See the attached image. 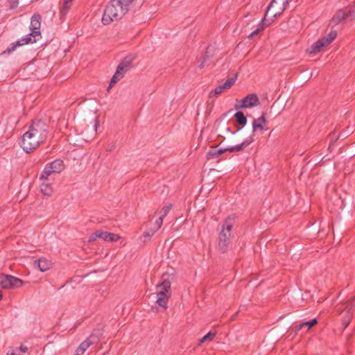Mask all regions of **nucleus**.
<instances>
[{"label":"nucleus","mask_w":355,"mask_h":355,"mask_svg":"<svg viewBox=\"0 0 355 355\" xmlns=\"http://www.w3.org/2000/svg\"><path fill=\"white\" fill-rule=\"evenodd\" d=\"M48 133V125L44 121H34L21 137V148L27 153L34 151L46 139Z\"/></svg>","instance_id":"1"},{"label":"nucleus","mask_w":355,"mask_h":355,"mask_svg":"<svg viewBox=\"0 0 355 355\" xmlns=\"http://www.w3.org/2000/svg\"><path fill=\"white\" fill-rule=\"evenodd\" d=\"M126 13L125 9L120 4V1L111 0L104 10L102 22L104 25H108L113 21L120 19Z\"/></svg>","instance_id":"2"},{"label":"nucleus","mask_w":355,"mask_h":355,"mask_svg":"<svg viewBox=\"0 0 355 355\" xmlns=\"http://www.w3.org/2000/svg\"><path fill=\"white\" fill-rule=\"evenodd\" d=\"M234 222V216H229L223 223L222 228L218 234V248L222 253L227 252L228 245L230 243Z\"/></svg>","instance_id":"3"},{"label":"nucleus","mask_w":355,"mask_h":355,"mask_svg":"<svg viewBox=\"0 0 355 355\" xmlns=\"http://www.w3.org/2000/svg\"><path fill=\"white\" fill-rule=\"evenodd\" d=\"M136 56L134 54H129L125 56L123 60L119 64L116 70L112 76L107 91L110 90L117 82L122 79L125 74L129 71L133 67V61Z\"/></svg>","instance_id":"4"},{"label":"nucleus","mask_w":355,"mask_h":355,"mask_svg":"<svg viewBox=\"0 0 355 355\" xmlns=\"http://www.w3.org/2000/svg\"><path fill=\"white\" fill-rule=\"evenodd\" d=\"M171 286L170 280L164 279L156 286L157 290L156 304L164 310L168 308V302L171 295Z\"/></svg>","instance_id":"5"},{"label":"nucleus","mask_w":355,"mask_h":355,"mask_svg":"<svg viewBox=\"0 0 355 355\" xmlns=\"http://www.w3.org/2000/svg\"><path fill=\"white\" fill-rule=\"evenodd\" d=\"M287 4V0H272L268 7L264 18H270L268 21L271 23L274 19L282 14Z\"/></svg>","instance_id":"6"},{"label":"nucleus","mask_w":355,"mask_h":355,"mask_svg":"<svg viewBox=\"0 0 355 355\" xmlns=\"http://www.w3.org/2000/svg\"><path fill=\"white\" fill-rule=\"evenodd\" d=\"M337 37V32L336 31H330L327 35L319 39L314 42L310 47L307 49V52L309 54H315L320 52L322 48L330 44Z\"/></svg>","instance_id":"7"},{"label":"nucleus","mask_w":355,"mask_h":355,"mask_svg":"<svg viewBox=\"0 0 355 355\" xmlns=\"http://www.w3.org/2000/svg\"><path fill=\"white\" fill-rule=\"evenodd\" d=\"M42 17L38 13H35L31 19L30 29L31 32L25 37H29L32 40V43H35L41 38V27Z\"/></svg>","instance_id":"8"},{"label":"nucleus","mask_w":355,"mask_h":355,"mask_svg":"<svg viewBox=\"0 0 355 355\" xmlns=\"http://www.w3.org/2000/svg\"><path fill=\"white\" fill-rule=\"evenodd\" d=\"M23 285L21 279L12 275H6L0 279V286L3 288H19Z\"/></svg>","instance_id":"9"},{"label":"nucleus","mask_w":355,"mask_h":355,"mask_svg":"<svg viewBox=\"0 0 355 355\" xmlns=\"http://www.w3.org/2000/svg\"><path fill=\"white\" fill-rule=\"evenodd\" d=\"M259 103V100L258 96L255 94H250L247 95L241 101V104L239 105H236L235 107L236 109L239 108H249L254 107Z\"/></svg>","instance_id":"10"},{"label":"nucleus","mask_w":355,"mask_h":355,"mask_svg":"<svg viewBox=\"0 0 355 355\" xmlns=\"http://www.w3.org/2000/svg\"><path fill=\"white\" fill-rule=\"evenodd\" d=\"M53 262L51 260L44 257L39 258L34 261L33 267L38 269L41 272H46L53 267Z\"/></svg>","instance_id":"11"},{"label":"nucleus","mask_w":355,"mask_h":355,"mask_svg":"<svg viewBox=\"0 0 355 355\" xmlns=\"http://www.w3.org/2000/svg\"><path fill=\"white\" fill-rule=\"evenodd\" d=\"M92 125L89 127L87 126V128L85 130V131L82 132L81 135H83V139L85 141H89L92 140L96 134L97 127H98V121L96 119L94 120L93 122L91 123Z\"/></svg>","instance_id":"12"},{"label":"nucleus","mask_w":355,"mask_h":355,"mask_svg":"<svg viewBox=\"0 0 355 355\" xmlns=\"http://www.w3.org/2000/svg\"><path fill=\"white\" fill-rule=\"evenodd\" d=\"M40 189L41 192L46 196H50L52 195L53 192V179H40Z\"/></svg>","instance_id":"13"},{"label":"nucleus","mask_w":355,"mask_h":355,"mask_svg":"<svg viewBox=\"0 0 355 355\" xmlns=\"http://www.w3.org/2000/svg\"><path fill=\"white\" fill-rule=\"evenodd\" d=\"M32 43V40L29 37H23L18 41L10 44V45L2 53V54H10L13 52L17 46Z\"/></svg>","instance_id":"14"},{"label":"nucleus","mask_w":355,"mask_h":355,"mask_svg":"<svg viewBox=\"0 0 355 355\" xmlns=\"http://www.w3.org/2000/svg\"><path fill=\"white\" fill-rule=\"evenodd\" d=\"M253 141H254V137H253V135H251L248 139L244 140L241 144H240L239 145L234 146L225 148V150H227V151H229L231 153L235 152V151H240V150H242L243 148H246L247 146H248Z\"/></svg>","instance_id":"15"},{"label":"nucleus","mask_w":355,"mask_h":355,"mask_svg":"<svg viewBox=\"0 0 355 355\" xmlns=\"http://www.w3.org/2000/svg\"><path fill=\"white\" fill-rule=\"evenodd\" d=\"M236 79L234 78H229L223 84L217 86L214 89L215 94H220L225 90L231 88L235 83Z\"/></svg>","instance_id":"16"},{"label":"nucleus","mask_w":355,"mask_h":355,"mask_svg":"<svg viewBox=\"0 0 355 355\" xmlns=\"http://www.w3.org/2000/svg\"><path fill=\"white\" fill-rule=\"evenodd\" d=\"M266 123V113H262L261 116L257 119H254L252 122V131L256 132L257 130H263V124Z\"/></svg>","instance_id":"17"},{"label":"nucleus","mask_w":355,"mask_h":355,"mask_svg":"<svg viewBox=\"0 0 355 355\" xmlns=\"http://www.w3.org/2000/svg\"><path fill=\"white\" fill-rule=\"evenodd\" d=\"M48 165L55 173H60L65 167L63 160L60 159H55Z\"/></svg>","instance_id":"18"},{"label":"nucleus","mask_w":355,"mask_h":355,"mask_svg":"<svg viewBox=\"0 0 355 355\" xmlns=\"http://www.w3.org/2000/svg\"><path fill=\"white\" fill-rule=\"evenodd\" d=\"M346 17V12L344 9L338 10L334 15L331 20V23L333 25H337L340 24Z\"/></svg>","instance_id":"19"},{"label":"nucleus","mask_w":355,"mask_h":355,"mask_svg":"<svg viewBox=\"0 0 355 355\" xmlns=\"http://www.w3.org/2000/svg\"><path fill=\"white\" fill-rule=\"evenodd\" d=\"M92 344V342L90 340V338L86 339L76 349L74 355H83Z\"/></svg>","instance_id":"20"},{"label":"nucleus","mask_w":355,"mask_h":355,"mask_svg":"<svg viewBox=\"0 0 355 355\" xmlns=\"http://www.w3.org/2000/svg\"><path fill=\"white\" fill-rule=\"evenodd\" d=\"M225 148H217L216 147L211 148L207 154V158L211 159L219 157L220 155L226 152Z\"/></svg>","instance_id":"21"},{"label":"nucleus","mask_w":355,"mask_h":355,"mask_svg":"<svg viewBox=\"0 0 355 355\" xmlns=\"http://www.w3.org/2000/svg\"><path fill=\"white\" fill-rule=\"evenodd\" d=\"M266 21H268V19L263 18L259 24L258 27L250 33L249 37H253L254 35H256L259 32L263 31L266 26H268L270 24V22L266 23Z\"/></svg>","instance_id":"22"},{"label":"nucleus","mask_w":355,"mask_h":355,"mask_svg":"<svg viewBox=\"0 0 355 355\" xmlns=\"http://www.w3.org/2000/svg\"><path fill=\"white\" fill-rule=\"evenodd\" d=\"M53 174L56 173L46 164L40 174V179H53L51 177Z\"/></svg>","instance_id":"23"},{"label":"nucleus","mask_w":355,"mask_h":355,"mask_svg":"<svg viewBox=\"0 0 355 355\" xmlns=\"http://www.w3.org/2000/svg\"><path fill=\"white\" fill-rule=\"evenodd\" d=\"M318 323V320L314 318L309 321L302 322V324L297 325L295 327L296 331H300L303 327H306L307 330H309L311 327L315 325Z\"/></svg>","instance_id":"24"},{"label":"nucleus","mask_w":355,"mask_h":355,"mask_svg":"<svg viewBox=\"0 0 355 355\" xmlns=\"http://www.w3.org/2000/svg\"><path fill=\"white\" fill-rule=\"evenodd\" d=\"M234 116L237 123L241 125L242 126H244L247 123V119L242 112L239 111L236 112Z\"/></svg>","instance_id":"25"},{"label":"nucleus","mask_w":355,"mask_h":355,"mask_svg":"<svg viewBox=\"0 0 355 355\" xmlns=\"http://www.w3.org/2000/svg\"><path fill=\"white\" fill-rule=\"evenodd\" d=\"M72 6V3L67 2V1H63L62 6L60 9V17H63L65 16L69 10L71 9Z\"/></svg>","instance_id":"26"},{"label":"nucleus","mask_w":355,"mask_h":355,"mask_svg":"<svg viewBox=\"0 0 355 355\" xmlns=\"http://www.w3.org/2000/svg\"><path fill=\"white\" fill-rule=\"evenodd\" d=\"M345 309L346 311L353 313V311L355 309V297L346 302Z\"/></svg>","instance_id":"27"},{"label":"nucleus","mask_w":355,"mask_h":355,"mask_svg":"<svg viewBox=\"0 0 355 355\" xmlns=\"http://www.w3.org/2000/svg\"><path fill=\"white\" fill-rule=\"evenodd\" d=\"M216 336V333L209 332L205 336H204L199 341L198 345H200L206 341H211L214 340Z\"/></svg>","instance_id":"28"},{"label":"nucleus","mask_w":355,"mask_h":355,"mask_svg":"<svg viewBox=\"0 0 355 355\" xmlns=\"http://www.w3.org/2000/svg\"><path fill=\"white\" fill-rule=\"evenodd\" d=\"M95 236L102 239L104 241H108L109 232L102 230H97L95 232Z\"/></svg>","instance_id":"29"},{"label":"nucleus","mask_w":355,"mask_h":355,"mask_svg":"<svg viewBox=\"0 0 355 355\" xmlns=\"http://www.w3.org/2000/svg\"><path fill=\"white\" fill-rule=\"evenodd\" d=\"M156 230L151 228L144 232V241H148L156 232Z\"/></svg>","instance_id":"30"},{"label":"nucleus","mask_w":355,"mask_h":355,"mask_svg":"<svg viewBox=\"0 0 355 355\" xmlns=\"http://www.w3.org/2000/svg\"><path fill=\"white\" fill-rule=\"evenodd\" d=\"M347 315L346 316H345L343 319V325L344 326V328L345 329L348 324H349L350 321H351V319L352 318V315L353 313H349L347 311Z\"/></svg>","instance_id":"31"},{"label":"nucleus","mask_w":355,"mask_h":355,"mask_svg":"<svg viewBox=\"0 0 355 355\" xmlns=\"http://www.w3.org/2000/svg\"><path fill=\"white\" fill-rule=\"evenodd\" d=\"M171 208H172L171 204H168V205L164 206L160 211V214H161L160 217H163V218H164L167 216V214H168V212L170 211Z\"/></svg>","instance_id":"32"},{"label":"nucleus","mask_w":355,"mask_h":355,"mask_svg":"<svg viewBox=\"0 0 355 355\" xmlns=\"http://www.w3.org/2000/svg\"><path fill=\"white\" fill-rule=\"evenodd\" d=\"M346 17L353 20L355 19V1L354 6L347 12H346Z\"/></svg>","instance_id":"33"},{"label":"nucleus","mask_w":355,"mask_h":355,"mask_svg":"<svg viewBox=\"0 0 355 355\" xmlns=\"http://www.w3.org/2000/svg\"><path fill=\"white\" fill-rule=\"evenodd\" d=\"M164 218L163 217H159L158 219L156 220L155 225H154V230H156L157 231L159 228H161L162 223H163Z\"/></svg>","instance_id":"34"},{"label":"nucleus","mask_w":355,"mask_h":355,"mask_svg":"<svg viewBox=\"0 0 355 355\" xmlns=\"http://www.w3.org/2000/svg\"><path fill=\"white\" fill-rule=\"evenodd\" d=\"M121 239V236L118 234L113 233H109L108 241L116 242Z\"/></svg>","instance_id":"35"},{"label":"nucleus","mask_w":355,"mask_h":355,"mask_svg":"<svg viewBox=\"0 0 355 355\" xmlns=\"http://www.w3.org/2000/svg\"><path fill=\"white\" fill-rule=\"evenodd\" d=\"M7 355H20L19 353V349H16L15 348L10 349Z\"/></svg>","instance_id":"36"},{"label":"nucleus","mask_w":355,"mask_h":355,"mask_svg":"<svg viewBox=\"0 0 355 355\" xmlns=\"http://www.w3.org/2000/svg\"><path fill=\"white\" fill-rule=\"evenodd\" d=\"M8 1L10 3L11 9H14L18 6V0H8Z\"/></svg>","instance_id":"37"},{"label":"nucleus","mask_w":355,"mask_h":355,"mask_svg":"<svg viewBox=\"0 0 355 355\" xmlns=\"http://www.w3.org/2000/svg\"><path fill=\"white\" fill-rule=\"evenodd\" d=\"M16 349H19V353L20 354V355L22 354V353H24L27 351L28 348L26 347H23V346H21L19 348H15Z\"/></svg>","instance_id":"38"},{"label":"nucleus","mask_w":355,"mask_h":355,"mask_svg":"<svg viewBox=\"0 0 355 355\" xmlns=\"http://www.w3.org/2000/svg\"><path fill=\"white\" fill-rule=\"evenodd\" d=\"M97 238H98V237L95 236V232H94V233H93L91 236H89V239H88V241H89V243L93 242V241H96V239Z\"/></svg>","instance_id":"39"},{"label":"nucleus","mask_w":355,"mask_h":355,"mask_svg":"<svg viewBox=\"0 0 355 355\" xmlns=\"http://www.w3.org/2000/svg\"><path fill=\"white\" fill-rule=\"evenodd\" d=\"M207 59H208V56L207 55L204 57L202 62L199 65V68L200 69H202L204 67V64H205V62Z\"/></svg>","instance_id":"40"},{"label":"nucleus","mask_w":355,"mask_h":355,"mask_svg":"<svg viewBox=\"0 0 355 355\" xmlns=\"http://www.w3.org/2000/svg\"><path fill=\"white\" fill-rule=\"evenodd\" d=\"M73 0H64V1L71 2L72 3Z\"/></svg>","instance_id":"41"},{"label":"nucleus","mask_w":355,"mask_h":355,"mask_svg":"<svg viewBox=\"0 0 355 355\" xmlns=\"http://www.w3.org/2000/svg\"><path fill=\"white\" fill-rule=\"evenodd\" d=\"M2 299V294H1V292L0 291V300Z\"/></svg>","instance_id":"42"},{"label":"nucleus","mask_w":355,"mask_h":355,"mask_svg":"<svg viewBox=\"0 0 355 355\" xmlns=\"http://www.w3.org/2000/svg\"><path fill=\"white\" fill-rule=\"evenodd\" d=\"M240 130H241V128H239L237 129V131H239Z\"/></svg>","instance_id":"43"}]
</instances>
